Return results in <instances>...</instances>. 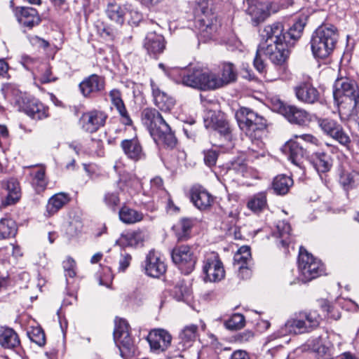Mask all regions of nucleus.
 <instances>
[{
  "label": "nucleus",
  "mask_w": 359,
  "mask_h": 359,
  "mask_svg": "<svg viewBox=\"0 0 359 359\" xmlns=\"http://www.w3.org/2000/svg\"><path fill=\"white\" fill-rule=\"evenodd\" d=\"M236 118L239 128L251 141L249 152L264 156V144L262 137L266 127V120L246 107L240 108L236 113Z\"/></svg>",
  "instance_id": "1"
},
{
  "label": "nucleus",
  "mask_w": 359,
  "mask_h": 359,
  "mask_svg": "<svg viewBox=\"0 0 359 359\" xmlns=\"http://www.w3.org/2000/svg\"><path fill=\"white\" fill-rule=\"evenodd\" d=\"M142 121L156 144L163 145L170 149L175 147L177 139L174 133L156 109H144L142 113Z\"/></svg>",
  "instance_id": "2"
},
{
  "label": "nucleus",
  "mask_w": 359,
  "mask_h": 359,
  "mask_svg": "<svg viewBox=\"0 0 359 359\" xmlns=\"http://www.w3.org/2000/svg\"><path fill=\"white\" fill-rule=\"evenodd\" d=\"M285 41L266 42L261 41L258 47V54H264L274 64V69L266 72V78L273 81L286 76L287 68L285 62L287 57Z\"/></svg>",
  "instance_id": "3"
},
{
  "label": "nucleus",
  "mask_w": 359,
  "mask_h": 359,
  "mask_svg": "<svg viewBox=\"0 0 359 359\" xmlns=\"http://www.w3.org/2000/svg\"><path fill=\"white\" fill-rule=\"evenodd\" d=\"M196 27L204 41L210 39L217 32L219 25L212 9V0H196L194 5Z\"/></svg>",
  "instance_id": "4"
},
{
  "label": "nucleus",
  "mask_w": 359,
  "mask_h": 359,
  "mask_svg": "<svg viewBox=\"0 0 359 359\" xmlns=\"http://www.w3.org/2000/svg\"><path fill=\"white\" fill-rule=\"evenodd\" d=\"M339 34L332 25L320 26L313 32L311 39V47L315 57L324 59L328 57L335 48Z\"/></svg>",
  "instance_id": "5"
},
{
  "label": "nucleus",
  "mask_w": 359,
  "mask_h": 359,
  "mask_svg": "<svg viewBox=\"0 0 359 359\" xmlns=\"http://www.w3.org/2000/svg\"><path fill=\"white\" fill-rule=\"evenodd\" d=\"M333 96L339 107V113L348 106L349 110L353 109L359 98V90L355 81L347 78L337 79L334 84Z\"/></svg>",
  "instance_id": "6"
},
{
  "label": "nucleus",
  "mask_w": 359,
  "mask_h": 359,
  "mask_svg": "<svg viewBox=\"0 0 359 359\" xmlns=\"http://www.w3.org/2000/svg\"><path fill=\"white\" fill-rule=\"evenodd\" d=\"M298 279L306 283L323 275L325 269L320 260L309 254L304 248L300 247L298 259Z\"/></svg>",
  "instance_id": "7"
},
{
  "label": "nucleus",
  "mask_w": 359,
  "mask_h": 359,
  "mask_svg": "<svg viewBox=\"0 0 359 359\" xmlns=\"http://www.w3.org/2000/svg\"><path fill=\"white\" fill-rule=\"evenodd\" d=\"M114 339L123 358H133L136 355V347L129 334V325L122 318L116 319Z\"/></svg>",
  "instance_id": "8"
},
{
  "label": "nucleus",
  "mask_w": 359,
  "mask_h": 359,
  "mask_svg": "<svg viewBox=\"0 0 359 359\" xmlns=\"http://www.w3.org/2000/svg\"><path fill=\"white\" fill-rule=\"evenodd\" d=\"M315 119L317 120L319 127L325 135L339 142L347 150H351V137L341 124L330 118H318L316 116Z\"/></svg>",
  "instance_id": "9"
},
{
  "label": "nucleus",
  "mask_w": 359,
  "mask_h": 359,
  "mask_svg": "<svg viewBox=\"0 0 359 359\" xmlns=\"http://www.w3.org/2000/svg\"><path fill=\"white\" fill-rule=\"evenodd\" d=\"M203 272L205 275V281L218 282L224 278L225 271L217 253L212 252L205 255Z\"/></svg>",
  "instance_id": "10"
},
{
  "label": "nucleus",
  "mask_w": 359,
  "mask_h": 359,
  "mask_svg": "<svg viewBox=\"0 0 359 359\" xmlns=\"http://www.w3.org/2000/svg\"><path fill=\"white\" fill-rule=\"evenodd\" d=\"M171 257L173 262L184 274H189L194 270L196 258L189 246L181 245L175 248Z\"/></svg>",
  "instance_id": "11"
},
{
  "label": "nucleus",
  "mask_w": 359,
  "mask_h": 359,
  "mask_svg": "<svg viewBox=\"0 0 359 359\" xmlns=\"http://www.w3.org/2000/svg\"><path fill=\"white\" fill-rule=\"evenodd\" d=\"M180 75L184 86L205 90V69L190 67L181 69Z\"/></svg>",
  "instance_id": "12"
},
{
  "label": "nucleus",
  "mask_w": 359,
  "mask_h": 359,
  "mask_svg": "<svg viewBox=\"0 0 359 359\" xmlns=\"http://www.w3.org/2000/svg\"><path fill=\"white\" fill-rule=\"evenodd\" d=\"M107 117L104 111L93 109L83 113L79 119V123L83 130L93 133L104 126Z\"/></svg>",
  "instance_id": "13"
},
{
  "label": "nucleus",
  "mask_w": 359,
  "mask_h": 359,
  "mask_svg": "<svg viewBox=\"0 0 359 359\" xmlns=\"http://www.w3.org/2000/svg\"><path fill=\"white\" fill-rule=\"evenodd\" d=\"M189 198L193 205L198 210H208L214 202L213 196L203 186L194 184L189 190Z\"/></svg>",
  "instance_id": "14"
},
{
  "label": "nucleus",
  "mask_w": 359,
  "mask_h": 359,
  "mask_svg": "<svg viewBox=\"0 0 359 359\" xmlns=\"http://www.w3.org/2000/svg\"><path fill=\"white\" fill-rule=\"evenodd\" d=\"M282 114L290 123L299 126H307L316 118L315 115L294 105L283 106Z\"/></svg>",
  "instance_id": "15"
},
{
  "label": "nucleus",
  "mask_w": 359,
  "mask_h": 359,
  "mask_svg": "<svg viewBox=\"0 0 359 359\" xmlns=\"http://www.w3.org/2000/svg\"><path fill=\"white\" fill-rule=\"evenodd\" d=\"M151 351L156 353L165 351L170 345L172 336L164 329H154L147 337Z\"/></svg>",
  "instance_id": "16"
},
{
  "label": "nucleus",
  "mask_w": 359,
  "mask_h": 359,
  "mask_svg": "<svg viewBox=\"0 0 359 359\" xmlns=\"http://www.w3.org/2000/svg\"><path fill=\"white\" fill-rule=\"evenodd\" d=\"M166 264L160 252L150 250L145 259V272L153 278H159L166 271Z\"/></svg>",
  "instance_id": "17"
},
{
  "label": "nucleus",
  "mask_w": 359,
  "mask_h": 359,
  "mask_svg": "<svg viewBox=\"0 0 359 359\" xmlns=\"http://www.w3.org/2000/svg\"><path fill=\"white\" fill-rule=\"evenodd\" d=\"M302 322L299 312L294 313L290 316L285 323L281 326L276 332H274L270 338L278 339L284 336L293 334H306Z\"/></svg>",
  "instance_id": "18"
},
{
  "label": "nucleus",
  "mask_w": 359,
  "mask_h": 359,
  "mask_svg": "<svg viewBox=\"0 0 359 359\" xmlns=\"http://www.w3.org/2000/svg\"><path fill=\"white\" fill-rule=\"evenodd\" d=\"M17 100H22V104L19 106V110L24 111L33 119L41 120L48 116V109L36 99L20 97Z\"/></svg>",
  "instance_id": "19"
},
{
  "label": "nucleus",
  "mask_w": 359,
  "mask_h": 359,
  "mask_svg": "<svg viewBox=\"0 0 359 359\" xmlns=\"http://www.w3.org/2000/svg\"><path fill=\"white\" fill-rule=\"evenodd\" d=\"M10 6L19 23L25 27L32 28L39 24L41 19L37 11L32 7L13 8V1H10Z\"/></svg>",
  "instance_id": "20"
},
{
  "label": "nucleus",
  "mask_w": 359,
  "mask_h": 359,
  "mask_svg": "<svg viewBox=\"0 0 359 359\" xmlns=\"http://www.w3.org/2000/svg\"><path fill=\"white\" fill-rule=\"evenodd\" d=\"M105 81L102 76L91 74L84 79L79 84L81 94L86 97H90L104 89Z\"/></svg>",
  "instance_id": "21"
},
{
  "label": "nucleus",
  "mask_w": 359,
  "mask_h": 359,
  "mask_svg": "<svg viewBox=\"0 0 359 359\" xmlns=\"http://www.w3.org/2000/svg\"><path fill=\"white\" fill-rule=\"evenodd\" d=\"M247 4L246 12L252 20L259 22L264 21L270 14L269 4L259 0H244Z\"/></svg>",
  "instance_id": "22"
},
{
  "label": "nucleus",
  "mask_w": 359,
  "mask_h": 359,
  "mask_svg": "<svg viewBox=\"0 0 359 359\" xmlns=\"http://www.w3.org/2000/svg\"><path fill=\"white\" fill-rule=\"evenodd\" d=\"M150 85L155 105L163 111H170L174 107L175 100L162 91L153 80H151Z\"/></svg>",
  "instance_id": "23"
},
{
  "label": "nucleus",
  "mask_w": 359,
  "mask_h": 359,
  "mask_svg": "<svg viewBox=\"0 0 359 359\" xmlns=\"http://www.w3.org/2000/svg\"><path fill=\"white\" fill-rule=\"evenodd\" d=\"M262 41L278 42L286 41L287 34L284 33L283 25L276 22L265 26L261 33Z\"/></svg>",
  "instance_id": "24"
},
{
  "label": "nucleus",
  "mask_w": 359,
  "mask_h": 359,
  "mask_svg": "<svg viewBox=\"0 0 359 359\" xmlns=\"http://www.w3.org/2000/svg\"><path fill=\"white\" fill-rule=\"evenodd\" d=\"M144 47L151 55L161 53L165 47L163 36L156 32H148L144 39Z\"/></svg>",
  "instance_id": "25"
},
{
  "label": "nucleus",
  "mask_w": 359,
  "mask_h": 359,
  "mask_svg": "<svg viewBox=\"0 0 359 359\" xmlns=\"http://www.w3.org/2000/svg\"><path fill=\"white\" fill-rule=\"evenodd\" d=\"M295 94L299 101L307 104H313L319 97L318 91L309 82H304L297 86Z\"/></svg>",
  "instance_id": "26"
},
{
  "label": "nucleus",
  "mask_w": 359,
  "mask_h": 359,
  "mask_svg": "<svg viewBox=\"0 0 359 359\" xmlns=\"http://www.w3.org/2000/svg\"><path fill=\"white\" fill-rule=\"evenodd\" d=\"M288 159L295 165L300 166L306 156V150L297 141L291 139L284 147Z\"/></svg>",
  "instance_id": "27"
},
{
  "label": "nucleus",
  "mask_w": 359,
  "mask_h": 359,
  "mask_svg": "<svg viewBox=\"0 0 359 359\" xmlns=\"http://www.w3.org/2000/svg\"><path fill=\"white\" fill-rule=\"evenodd\" d=\"M109 95L111 104L116 107L120 114L121 123L125 126H131L133 121L126 109L121 92L117 89H113L109 92Z\"/></svg>",
  "instance_id": "28"
},
{
  "label": "nucleus",
  "mask_w": 359,
  "mask_h": 359,
  "mask_svg": "<svg viewBox=\"0 0 359 359\" xmlns=\"http://www.w3.org/2000/svg\"><path fill=\"white\" fill-rule=\"evenodd\" d=\"M339 182L342 188L348 191L359 184V172L352 168H343L339 173Z\"/></svg>",
  "instance_id": "29"
},
{
  "label": "nucleus",
  "mask_w": 359,
  "mask_h": 359,
  "mask_svg": "<svg viewBox=\"0 0 359 359\" xmlns=\"http://www.w3.org/2000/svg\"><path fill=\"white\" fill-rule=\"evenodd\" d=\"M310 162L319 175L330 171L332 166L331 156L322 151L313 153L311 156Z\"/></svg>",
  "instance_id": "30"
},
{
  "label": "nucleus",
  "mask_w": 359,
  "mask_h": 359,
  "mask_svg": "<svg viewBox=\"0 0 359 359\" xmlns=\"http://www.w3.org/2000/svg\"><path fill=\"white\" fill-rule=\"evenodd\" d=\"M6 191L5 198L2 201L4 205H11L15 203L20 198L21 191L19 182L15 179H10L4 184Z\"/></svg>",
  "instance_id": "31"
},
{
  "label": "nucleus",
  "mask_w": 359,
  "mask_h": 359,
  "mask_svg": "<svg viewBox=\"0 0 359 359\" xmlns=\"http://www.w3.org/2000/svg\"><path fill=\"white\" fill-rule=\"evenodd\" d=\"M69 201V197L67 194L58 193L51 196L46 205L44 215L46 217H50L56 214L65 204Z\"/></svg>",
  "instance_id": "32"
},
{
  "label": "nucleus",
  "mask_w": 359,
  "mask_h": 359,
  "mask_svg": "<svg viewBox=\"0 0 359 359\" xmlns=\"http://www.w3.org/2000/svg\"><path fill=\"white\" fill-rule=\"evenodd\" d=\"M121 147L125 154L130 159L138 161L144 156L142 146L136 138L123 140Z\"/></svg>",
  "instance_id": "33"
},
{
  "label": "nucleus",
  "mask_w": 359,
  "mask_h": 359,
  "mask_svg": "<svg viewBox=\"0 0 359 359\" xmlns=\"http://www.w3.org/2000/svg\"><path fill=\"white\" fill-rule=\"evenodd\" d=\"M30 176L32 177V184L36 192L39 193L46 189L48 180L46 177L45 168L43 166H31Z\"/></svg>",
  "instance_id": "34"
},
{
  "label": "nucleus",
  "mask_w": 359,
  "mask_h": 359,
  "mask_svg": "<svg viewBox=\"0 0 359 359\" xmlns=\"http://www.w3.org/2000/svg\"><path fill=\"white\" fill-rule=\"evenodd\" d=\"M216 72L219 74V80L222 88L236 80V69L233 64L231 62L223 63Z\"/></svg>",
  "instance_id": "35"
},
{
  "label": "nucleus",
  "mask_w": 359,
  "mask_h": 359,
  "mask_svg": "<svg viewBox=\"0 0 359 359\" xmlns=\"http://www.w3.org/2000/svg\"><path fill=\"white\" fill-rule=\"evenodd\" d=\"M0 345L6 348H14L20 345L18 335L13 329L0 327Z\"/></svg>",
  "instance_id": "36"
},
{
  "label": "nucleus",
  "mask_w": 359,
  "mask_h": 359,
  "mask_svg": "<svg viewBox=\"0 0 359 359\" xmlns=\"http://www.w3.org/2000/svg\"><path fill=\"white\" fill-rule=\"evenodd\" d=\"M34 79L41 83H48L56 81L58 77L53 73L52 68L48 63L40 62L36 67V72L34 75Z\"/></svg>",
  "instance_id": "37"
},
{
  "label": "nucleus",
  "mask_w": 359,
  "mask_h": 359,
  "mask_svg": "<svg viewBox=\"0 0 359 359\" xmlns=\"http://www.w3.org/2000/svg\"><path fill=\"white\" fill-rule=\"evenodd\" d=\"M299 315L306 333L312 332L319 326L321 318L316 311H299Z\"/></svg>",
  "instance_id": "38"
},
{
  "label": "nucleus",
  "mask_w": 359,
  "mask_h": 359,
  "mask_svg": "<svg viewBox=\"0 0 359 359\" xmlns=\"http://www.w3.org/2000/svg\"><path fill=\"white\" fill-rule=\"evenodd\" d=\"M198 334V327L195 325L185 326L180 332L179 344L182 349H186L191 346L193 342L196 339Z\"/></svg>",
  "instance_id": "39"
},
{
  "label": "nucleus",
  "mask_w": 359,
  "mask_h": 359,
  "mask_svg": "<svg viewBox=\"0 0 359 359\" xmlns=\"http://www.w3.org/2000/svg\"><path fill=\"white\" fill-rule=\"evenodd\" d=\"M126 4L121 6L115 2L109 3L106 9L108 18L118 25H123L126 21Z\"/></svg>",
  "instance_id": "40"
},
{
  "label": "nucleus",
  "mask_w": 359,
  "mask_h": 359,
  "mask_svg": "<svg viewBox=\"0 0 359 359\" xmlns=\"http://www.w3.org/2000/svg\"><path fill=\"white\" fill-rule=\"evenodd\" d=\"M205 124L206 128H212L224 136L229 133V124L222 116L212 115L210 120H205Z\"/></svg>",
  "instance_id": "41"
},
{
  "label": "nucleus",
  "mask_w": 359,
  "mask_h": 359,
  "mask_svg": "<svg viewBox=\"0 0 359 359\" xmlns=\"http://www.w3.org/2000/svg\"><path fill=\"white\" fill-rule=\"evenodd\" d=\"M247 207L255 213L262 212L267 207L266 194L259 192L249 198Z\"/></svg>",
  "instance_id": "42"
},
{
  "label": "nucleus",
  "mask_w": 359,
  "mask_h": 359,
  "mask_svg": "<svg viewBox=\"0 0 359 359\" xmlns=\"http://www.w3.org/2000/svg\"><path fill=\"white\" fill-rule=\"evenodd\" d=\"M197 223L195 218H182L176 226V236L178 240H186L191 233L192 227Z\"/></svg>",
  "instance_id": "43"
},
{
  "label": "nucleus",
  "mask_w": 359,
  "mask_h": 359,
  "mask_svg": "<svg viewBox=\"0 0 359 359\" xmlns=\"http://www.w3.org/2000/svg\"><path fill=\"white\" fill-rule=\"evenodd\" d=\"M292 184L293 180L292 178L285 175H280L274 178L272 187L276 194L284 195L288 192Z\"/></svg>",
  "instance_id": "44"
},
{
  "label": "nucleus",
  "mask_w": 359,
  "mask_h": 359,
  "mask_svg": "<svg viewBox=\"0 0 359 359\" xmlns=\"http://www.w3.org/2000/svg\"><path fill=\"white\" fill-rule=\"evenodd\" d=\"M128 188V191L130 195L133 194L142 188L141 180L133 174H127L123 176L119 182L120 189H123V187Z\"/></svg>",
  "instance_id": "45"
},
{
  "label": "nucleus",
  "mask_w": 359,
  "mask_h": 359,
  "mask_svg": "<svg viewBox=\"0 0 359 359\" xmlns=\"http://www.w3.org/2000/svg\"><path fill=\"white\" fill-rule=\"evenodd\" d=\"M121 221L126 224H134L143 219V214L127 206H123L119 212Z\"/></svg>",
  "instance_id": "46"
},
{
  "label": "nucleus",
  "mask_w": 359,
  "mask_h": 359,
  "mask_svg": "<svg viewBox=\"0 0 359 359\" xmlns=\"http://www.w3.org/2000/svg\"><path fill=\"white\" fill-rule=\"evenodd\" d=\"M144 238L145 236L144 233L137 231L122 234L119 241L123 245L131 247H138L143 245Z\"/></svg>",
  "instance_id": "47"
},
{
  "label": "nucleus",
  "mask_w": 359,
  "mask_h": 359,
  "mask_svg": "<svg viewBox=\"0 0 359 359\" xmlns=\"http://www.w3.org/2000/svg\"><path fill=\"white\" fill-rule=\"evenodd\" d=\"M18 227L15 222L11 218L0 219V240L15 236Z\"/></svg>",
  "instance_id": "48"
},
{
  "label": "nucleus",
  "mask_w": 359,
  "mask_h": 359,
  "mask_svg": "<svg viewBox=\"0 0 359 359\" xmlns=\"http://www.w3.org/2000/svg\"><path fill=\"white\" fill-rule=\"evenodd\" d=\"M278 237L280 238V243L283 248L289 246L292 241L291 226L290 224L284 220L279 221L276 226Z\"/></svg>",
  "instance_id": "49"
},
{
  "label": "nucleus",
  "mask_w": 359,
  "mask_h": 359,
  "mask_svg": "<svg viewBox=\"0 0 359 359\" xmlns=\"http://www.w3.org/2000/svg\"><path fill=\"white\" fill-rule=\"evenodd\" d=\"M234 266L239 265H249L251 262L250 248L248 246H241L234 255L233 257Z\"/></svg>",
  "instance_id": "50"
},
{
  "label": "nucleus",
  "mask_w": 359,
  "mask_h": 359,
  "mask_svg": "<svg viewBox=\"0 0 359 359\" xmlns=\"http://www.w3.org/2000/svg\"><path fill=\"white\" fill-rule=\"evenodd\" d=\"M126 21L129 25H137L143 19V14L139 11L137 6L132 4H126Z\"/></svg>",
  "instance_id": "51"
},
{
  "label": "nucleus",
  "mask_w": 359,
  "mask_h": 359,
  "mask_svg": "<svg viewBox=\"0 0 359 359\" xmlns=\"http://www.w3.org/2000/svg\"><path fill=\"white\" fill-rule=\"evenodd\" d=\"M309 347L319 355H324L329 352V346L322 337L312 338L308 341Z\"/></svg>",
  "instance_id": "52"
},
{
  "label": "nucleus",
  "mask_w": 359,
  "mask_h": 359,
  "mask_svg": "<svg viewBox=\"0 0 359 359\" xmlns=\"http://www.w3.org/2000/svg\"><path fill=\"white\" fill-rule=\"evenodd\" d=\"M306 20L307 18L304 16L296 20L293 25L286 33L287 37H289L290 39L294 40L298 39L301 36L302 33L304 29V27L306 23Z\"/></svg>",
  "instance_id": "53"
},
{
  "label": "nucleus",
  "mask_w": 359,
  "mask_h": 359,
  "mask_svg": "<svg viewBox=\"0 0 359 359\" xmlns=\"http://www.w3.org/2000/svg\"><path fill=\"white\" fill-rule=\"evenodd\" d=\"M205 90H214L222 88L219 74L216 71L205 69Z\"/></svg>",
  "instance_id": "54"
},
{
  "label": "nucleus",
  "mask_w": 359,
  "mask_h": 359,
  "mask_svg": "<svg viewBox=\"0 0 359 359\" xmlns=\"http://www.w3.org/2000/svg\"><path fill=\"white\" fill-rule=\"evenodd\" d=\"M104 204L113 212H116L120 203V198L118 191H108L103 197Z\"/></svg>",
  "instance_id": "55"
},
{
  "label": "nucleus",
  "mask_w": 359,
  "mask_h": 359,
  "mask_svg": "<svg viewBox=\"0 0 359 359\" xmlns=\"http://www.w3.org/2000/svg\"><path fill=\"white\" fill-rule=\"evenodd\" d=\"M224 325L229 330H239L245 325V317L240 313L233 314L230 318L225 321Z\"/></svg>",
  "instance_id": "56"
},
{
  "label": "nucleus",
  "mask_w": 359,
  "mask_h": 359,
  "mask_svg": "<svg viewBox=\"0 0 359 359\" xmlns=\"http://www.w3.org/2000/svg\"><path fill=\"white\" fill-rule=\"evenodd\" d=\"M29 339L39 346H43L45 344V334L41 328L36 327L28 332Z\"/></svg>",
  "instance_id": "57"
},
{
  "label": "nucleus",
  "mask_w": 359,
  "mask_h": 359,
  "mask_svg": "<svg viewBox=\"0 0 359 359\" xmlns=\"http://www.w3.org/2000/svg\"><path fill=\"white\" fill-rule=\"evenodd\" d=\"M62 266L66 277L74 278L76 276V262L72 258H66L62 262Z\"/></svg>",
  "instance_id": "58"
},
{
  "label": "nucleus",
  "mask_w": 359,
  "mask_h": 359,
  "mask_svg": "<svg viewBox=\"0 0 359 359\" xmlns=\"http://www.w3.org/2000/svg\"><path fill=\"white\" fill-rule=\"evenodd\" d=\"M189 290L188 287L183 284L179 283L176 285L173 289L172 294L174 298L177 301H182L188 296Z\"/></svg>",
  "instance_id": "59"
},
{
  "label": "nucleus",
  "mask_w": 359,
  "mask_h": 359,
  "mask_svg": "<svg viewBox=\"0 0 359 359\" xmlns=\"http://www.w3.org/2000/svg\"><path fill=\"white\" fill-rule=\"evenodd\" d=\"M132 260V257L127 252L121 254V257L118 262V270L119 272H123L130 266Z\"/></svg>",
  "instance_id": "60"
},
{
  "label": "nucleus",
  "mask_w": 359,
  "mask_h": 359,
  "mask_svg": "<svg viewBox=\"0 0 359 359\" xmlns=\"http://www.w3.org/2000/svg\"><path fill=\"white\" fill-rule=\"evenodd\" d=\"M151 194H156L159 191L164 192L163 180L159 177H155L150 181Z\"/></svg>",
  "instance_id": "61"
},
{
  "label": "nucleus",
  "mask_w": 359,
  "mask_h": 359,
  "mask_svg": "<svg viewBox=\"0 0 359 359\" xmlns=\"http://www.w3.org/2000/svg\"><path fill=\"white\" fill-rule=\"evenodd\" d=\"M229 168L230 170H233L234 172L243 175L246 170V164L243 161L238 159L231 162Z\"/></svg>",
  "instance_id": "62"
},
{
  "label": "nucleus",
  "mask_w": 359,
  "mask_h": 359,
  "mask_svg": "<svg viewBox=\"0 0 359 359\" xmlns=\"http://www.w3.org/2000/svg\"><path fill=\"white\" fill-rule=\"evenodd\" d=\"M218 154L215 150H208L204 152V161L208 166H212L216 163Z\"/></svg>",
  "instance_id": "63"
},
{
  "label": "nucleus",
  "mask_w": 359,
  "mask_h": 359,
  "mask_svg": "<svg viewBox=\"0 0 359 359\" xmlns=\"http://www.w3.org/2000/svg\"><path fill=\"white\" fill-rule=\"evenodd\" d=\"M20 62L25 68L31 70L39 63V61L29 55H23L21 57Z\"/></svg>",
  "instance_id": "64"
}]
</instances>
